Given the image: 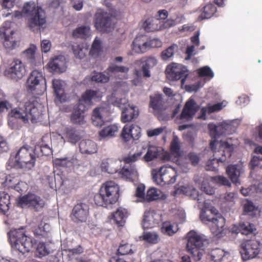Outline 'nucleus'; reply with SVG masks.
I'll return each mask as SVG.
<instances>
[{"mask_svg": "<svg viewBox=\"0 0 262 262\" xmlns=\"http://www.w3.org/2000/svg\"><path fill=\"white\" fill-rule=\"evenodd\" d=\"M230 125L222 123L216 125L214 123H209L208 125L210 136L214 140L210 143V147L214 152L215 158L208 161L206 165V169L210 171H216L217 164L228 162L234 150L233 144H230L227 142L219 143L216 139L220 136L228 134V129Z\"/></svg>", "mask_w": 262, "mask_h": 262, "instance_id": "nucleus-1", "label": "nucleus"}, {"mask_svg": "<svg viewBox=\"0 0 262 262\" xmlns=\"http://www.w3.org/2000/svg\"><path fill=\"white\" fill-rule=\"evenodd\" d=\"M37 156L35 149L26 145L12 152L11 157L7 163V168L21 169L24 171L31 170L35 165Z\"/></svg>", "mask_w": 262, "mask_h": 262, "instance_id": "nucleus-2", "label": "nucleus"}, {"mask_svg": "<svg viewBox=\"0 0 262 262\" xmlns=\"http://www.w3.org/2000/svg\"><path fill=\"white\" fill-rule=\"evenodd\" d=\"M25 17L28 19V27L32 31H38L40 27L46 23V13L40 7L36 6L35 3H26L22 11H15L12 18H20Z\"/></svg>", "mask_w": 262, "mask_h": 262, "instance_id": "nucleus-3", "label": "nucleus"}, {"mask_svg": "<svg viewBox=\"0 0 262 262\" xmlns=\"http://www.w3.org/2000/svg\"><path fill=\"white\" fill-rule=\"evenodd\" d=\"M120 188L113 181H108L100 186L98 193L94 198L95 204L99 206L107 207L116 203L119 198Z\"/></svg>", "mask_w": 262, "mask_h": 262, "instance_id": "nucleus-4", "label": "nucleus"}, {"mask_svg": "<svg viewBox=\"0 0 262 262\" xmlns=\"http://www.w3.org/2000/svg\"><path fill=\"white\" fill-rule=\"evenodd\" d=\"M12 248L23 254L30 252L36 244V240L26 235L24 229L11 230L8 233Z\"/></svg>", "mask_w": 262, "mask_h": 262, "instance_id": "nucleus-5", "label": "nucleus"}, {"mask_svg": "<svg viewBox=\"0 0 262 262\" xmlns=\"http://www.w3.org/2000/svg\"><path fill=\"white\" fill-rule=\"evenodd\" d=\"M186 249L195 261H200L205 253L204 247L209 244L205 236L191 230L187 234Z\"/></svg>", "mask_w": 262, "mask_h": 262, "instance_id": "nucleus-6", "label": "nucleus"}, {"mask_svg": "<svg viewBox=\"0 0 262 262\" xmlns=\"http://www.w3.org/2000/svg\"><path fill=\"white\" fill-rule=\"evenodd\" d=\"M201 220L205 224L211 223V230L217 235L225 225V219L219 213L218 210L214 207H209L204 204L200 216Z\"/></svg>", "mask_w": 262, "mask_h": 262, "instance_id": "nucleus-7", "label": "nucleus"}, {"mask_svg": "<svg viewBox=\"0 0 262 262\" xmlns=\"http://www.w3.org/2000/svg\"><path fill=\"white\" fill-rule=\"evenodd\" d=\"M115 17L102 9H98L94 15L96 29L100 32H109L114 29Z\"/></svg>", "mask_w": 262, "mask_h": 262, "instance_id": "nucleus-8", "label": "nucleus"}, {"mask_svg": "<svg viewBox=\"0 0 262 262\" xmlns=\"http://www.w3.org/2000/svg\"><path fill=\"white\" fill-rule=\"evenodd\" d=\"M177 177V171L172 167L162 166L156 173L152 172L154 181L162 186L174 183Z\"/></svg>", "mask_w": 262, "mask_h": 262, "instance_id": "nucleus-9", "label": "nucleus"}, {"mask_svg": "<svg viewBox=\"0 0 262 262\" xmlns=\"http://www.w3.org/2000/svg\"><path fill=\"white\" fill-rule=\"evenodd\" d=\"M145 151H146V152L143 158L146 162H150L154 160L157 158L159 155L158 147L148 143L142 146V151L135 153L131 156L125 158L124 161L126 164L134 162L139 159L142 154Z\"/></svg>", "mask_w": 262, "mask_h": 262, "instance_id": "nucleus-10", "label": "nucleus"}, {"mask_svg": "<svg viewBox=\"0 0 262 262\" xmlns=\"http://www.w3.org/2000/svg\"><path fill=\"white\" fill-rule=\"evenodd\" d=\"M167 77L172 81L181 80V84H184L189 75V72L186 66L177 63H172L168 65L166 69Z\"/></svg>", "mask_w": 262, "mask_h": 262, "instance_id": "nucleus-11", "label": "nucleus"}, {"mask_svg": "<svg viewBox=\"0 0 262 262\" xmlns=\"http://www.w3.org/2000/svg\"><path fill=\"white\" fill-rule=\"evenodd\" d=\"M241 253L242 259L247 260L255 258L260 252L259 243L254 239L247 240L242 245Z\"/></svg>", "mask_w": 262, "mask_h": 262, "instance_id": "nucleus-12", "label": "nucleus"}, {"mask_svg": "<svg viewBox=\"0 0 262 262\" xmlns=\"http://www.w3.org/2000/svg\"><path fill=\"white\" fill-rule=\"evenodd\" d=\"M26 73V66L18 59H14L10 63L9 68L5 71L6 75L15 80L21 79Z\"/></svg>", "mask_w": 262, "mask_h": 262, "instance_id": "nucleus-13", "label": "nucleus"}, {"mask_svg": "<svg viewBox=\"0 0 262 262\" xmlns=\"http://www.w3.org/2000/svg\"><path fill=\"white\" fill-rule=\"evenodd\" d=\"M18 203L21 205H27L36 211L42 209L45 205V202L39 196L33 193H28L21 197Z\"/></svg>", "mask_w": 262, "mask_h": 262, "instance_id": "nucleus-14", "label": "nucleus"}, {"mask_svg": "<svg viewBox=\"0 0 262 262\" xmlns=\"http://www.w3.org/2000/svg\"><path fill=\"white\" fill-rule=\"evenodd\" d=\"M161 220V215L155 211H145L142 221V226L144 229L152 228L158 225Z\"/></svg>", "mask_w": 262, "mask_h": 262, "instance_id": "nucleus-15", "label": "nucleus"}, {"mask_svg": "<svg viewBox=\"0 0 262 262\" xmlns=\"http://www.w3.org/2000/svg\"><path fill=\"white\" fill-rule=\"evenodd\" d=\"M89 208L84 203L76 205L71 213V219L75 223L85 222L89 215Z\"/></svg>", "mask_w": 262, "mask_h": 262, "instance_id": "nucleus-16", "label": "nucleus"}, {"mask_svg": "<svg viewBox=\"0 0 262 262\" xmlns=\"http://www.w3.org/2000/svg\"><path fill=\"white\" fill-rule=\"evenodd\" d=\"M141 128L137 125L126 124L123 128L121 137L125 142H128L131 139L138 140L141 137Z\"/></svg>", "mask_w": 262, "mask_h": 262, "instance_id": "nucleus-17", "label": "nucleus"}, {"mask_svg": "<svg viewBox=\"0 0 262 262\" xmlns=\"http://www.w3.org/2000/svg\"><path fill=\"white\" fill-rule=\"evenodd\" d=\"M10 22H6L5 25L0 29V34L2 38H4L3 45L5 48L8 49H13L16 46V41L13 37L14 31L11 30L10 28H5L6 26Z\"/></svg>", "mask_w": 262, "mask_h": 262, "instance_id": "nucleus-18", "label": "nucleus"}, {"mask_svg": "<svg viewBox=\"0 0 262 262\" xmlns=\"http://www.w3.org/2000/svg\"><path fill=\"white\" fill-rule=\"evenodd\" d=\"M109 115V112L104 107L101 106L95 108L93 110L92 115L93 124L96 126H101Z\"/></svg>", "mask_w": 262, "mask_h": 262, "instance_id": "nucleus-19", "label": "nucleus"}, {"mask_svg": "<svg viewBox=\"0 0 262 262\" xmlns=\"http://www.w3.org/2000/svg\"><path fill=\"white\" fill-rule=\"evenodd\" d=\"M102 97L101 93L98 90H86L81 95L79 100V103L90 106L92 104L93 100L99 101Z\"/></svg>", "mask_w": 262, "mask_h": 262, "instance_id": "nucleus-20", "label": "nucleus"}, {"mask_svg": "<svg viewBox=\"0 0 262 262\" xmlns=\"http://www.w3.org/2000/svg\"><path fill=\"white\" fill-rule=\"evenodd\" d=\"M114 105L122 108L120 102L118 101H116ZM122 109L121 121L123 123L131 121L134 118H137L139 115V111L136 110V107L135 106H130L128 105L127 106H125L124 108H122Z\"/></svg>", "mask_w": 262, "mask_h": 262, "instance_id": "nucleus-21", "label": "nucleus"}, {"mask_svg": "<svg viewBox=\"0 0 262 262\" xmlns=\"http://www.w3.org/2000/svg\"><path fill=\"white\" fill-rule=\"evenodd\" d=\"M132 50L136 53L142 54L148 50L147 38L144 35L137 36L132 44Z\"/></svg>", "mask_w": 262, "mask_h": 262, "instance_id": "nucleus-22", "label": "nucleus"}, {"mask_svg": "<svg viewBox=\"0 0 262 262\" xmlns=\"http://www.w3.org/2000/svg\"><path fill=\"white\" fill-rule=\"evenodd\" d=\"M48 67L50 72L61 73L66 70V62L65 58L59 56L50 60L48 63Z\"/></svg>", "mask_w": 262, "mask_h": 262, "instance_id": "nucleus-23", "label": "nucleus"}, {"mask_svg": "<svg viewBox=\"0 0 262 262\" xmlns=\"http://www.w3.org/2000/svg\"><path fill=\"white\" fill-rule=\"evenodd\" d=\"M44 80L41 72L37 70L33 71L30 74L26 82V86L28 91H34L40 81Z\"/></svg>", "mask_w": 262, "mask_h": 262, "instance_id": "nucleus-24", "label": "nucleus"}, {"mask_svg": "<svg viewBox=\"0 0 262 262\" xmlns=\"http://www.w3.org/2000/svg\"><path fill=\"white\" fill-rule=\"evenodd\" d=\"M86 106L82 104H78L73 108L71 115V121L74 124H82L84 122V112Z\"/></svg>", "mask_w": 262, "mask_h": 262, "instance_id": "nucleus-25", "label": "nucleus"}, {"mask_svg": "<svg viewBox=\"0 0 262 262\" xmlns=\"http://www.w3.org/2000/svg\"><path fill=\"white\" fill-rule=\"evenodd\" d=\"M243 172L242 164H231L226 168V173L232 183H239V178Z\"/></svg>", "mask_w": 262, "mask_h": 262, "instance_id": "nucleus-26", "label": "nucleus"}, {"mask_svg": "<svg viewBox=\"0 0 262 262\" xmlns=\"http://www.w3.org/2000/svg\"><path fill=\"white\" fill-rule=\"evenodd\" d=\"M195 101L190 99L186 103L180 115V119H189L192 118L196 112Z\"/></svg>", "mask_w": 262, "mask_h": 262, "instance_id": "nucleus-27", "label": "nucleus"}, {"mask_svg": "<svg viewBox=\"0 0 262 262\" xmlns=\"http://www.w3.org/2000/svg\"><path fill=\"white\" fill-rule=\"evenodd\" d=\"M36 50V47L34 45H31L28 49L23 52L25 59L33 68L37 66L38 63L35 55Z\"/></svg>", "mask_w": 262, "mask_h": 262, "instance_id": "nucleus-28", "label": "nucleus"}, {"mask_svg": "<svg viewBox=\"0 0 262 262\" xmlns=\"http://www.w3.org/2000/svg\"><path fill=\"white\" fill-rule=\"evenodd\" d=\"M3 185L5 187L8 188H13L17 191L22 190V189L19 187V185H25V182L20 181L18 178L13 174H9L5 177V181L3 182Z\"/></svg>", "mask_w": 262, "mask_h": 262, "instance_id": "nucleus-29", "label": "nucleus"}, {"mask_svg": "<svg viewBox=\"0 0 262 262\" xmlns=\"http://www.w3.org/2000/svg\"><path fill=\"white\" fill-rule=\"evenodd\" d=\"M128 216V212L126 209L119 208L112 214V219L114 223L118 227H122L124 225L126 219Z\"/></svg>", "mask_w": 262, "mask_h": 262, "instance_id": "nucleus-30", "label": "nucleus"}, {"mask_svg": "<svg viewBox=\"0 0 262 262\" xmlns=\"http://www.w3.org/2000/svg\"><path fill=\"white\" fill-rule=\"evenodd\" d=\"M24 107L26 109L27 122L29 120L33 122L38 118L40 112L33 103L30 101L26 102Z\"/></svg>", "mask_w": 262, "mask_h": 262, "instance_id": "nucleus-31", "label": "nucleus"}, {"mask_svg": "<svg viewBox=\"0 0 262 262\" xmlns=\"http://www.w3.org/2000/svg\"><path fill=\"white\" fill-rule=\"evenodd\" d=\"M149 98V106L153 110L159 112L165 109L164 101H163L162 94H156L154 95L150 96Z\"/></svg>", "mask_w": 262, "mask_h": 262, "instance_id": "nucleus-32", "label": "nucleus"}, {"mask_svg": "<svg viewBox=\"0 0 262 262\" xmlns=\"http://www.w3.org/2000/svg\"><path fill=\"white\" fill-rule=\"evenodd\" d=\"M143 63L141 67V71L143 74V77L144 78H149L150 77V69H152L157 63V59L152 57H148L144 60L142 61Z\"/></svg>", "mask_w": 262, "mask_h": 262, "instance_id": "nucleus-33", "label": "nucleus"}, {"mask_svg": "<svg viewBox=\"0 0 262 262\" xmlns=\"http://www.w3.org/2000/svg\"><path fill=\"white\" fill-rule=\"evenodd\" d=\"M79 149L81 153L92 154L96 152L97 150L96 144L91 140H83L79 143Z\"/></svg>", "mask_w": 262, "mask_h": 262, "instance_id": "nucleus-34", "label": "nucleus"}, {"mask_svg": "<svg viewBox=\"0 0 262 262\" xmlns=\"http://www.w3.org/2000/svg\"><path fill=\"white\" fill-rule=\"evenodd\" d=\"M161 21L154 17H148L143 23L142 27L146 32H154L161 28Z\"/></svg>", "mask_w": 262, "mask_h": 262, "instance_id": "nucleus-35", "label": "nucleus"}, {"mask_svg": "<svg viewBox=\"0 0 262 262\" xmlns=\"http://www.w3.org/2000/svg\"><path fill=\"white\" fill-rule=\"evenodd\" d=\"M244 214L251 217H256L259 215L260 211L258 207L254 205L253 203L248 200H246L243 205Z\"/></svg>", "mask_w": 262, "mask_h": 262, "instance_id": "nucleus-36", "label": "nucleus"}, {"mask_svg": "<svg viewBox=\"0 0 262 262\" xmlns=\"http://www.w3.org/2000/svg\"><path fill=\"white\" fill-rule=\"evenodd\" d=\"M223 108V103L220 102L213 105L208 104L206 106L203 107L201 109V119L205 120L206 119V114H211L215 112L221 111Z\"/></svg>", "mask_w": 262, "mask_h": 262, "instance_id": "nucleus-37", "label": "nucleus"}, {"mask_svg": "<svg viewBox=\"0 0 262 262\" xmlns=\"http://www.w3.org/2000/svg\"><path fill=\"white\" fill-rule=\"evenodd\" d=\"M254 153L260 154L261 156H254L251 159L249 166L251 169L256 168H262V146H258L255 147L254 150Z\"/></svg>", "mask_w": 262, "mask_h": 262, "instance_id": "nucleus-38", "label": "nucleus"}, {"mask_svg": "<svg viewBox=\"0 0 262 262\" xmlns=\"http://www.w3.org/2000/svg\"><path fill=\"white\" fill-rule=\"evenodd\" d=\"M216 10V7L214 4H208L202 9L200 17L202 19L210 18L214 15Z\"/></svg>", "mask_w": 262, "mask_h": 262, "instance_id": "nucleus-39", "label": "nucleus"}, {"mask_svg": "<svg viewBox=\"0 0 262 262\" xmlns=\"http://www.w3.org/2000/svg\"><path fill=\"white\" fill-rule=\"evenodd\" d=\"M10 196L4 191L0 192V212L5 214L9 209Z\"/></svg>", "mask_w": 262, "mask_h": 262, "instance_id": "nucleus-40", "label": "nucleus"}, {"mask_svg": "<svg viewBox=\"0 0 262 262\" xmlns=\"http://www.w3.org/2000/svg\"><path fill=\"white\" fill-rule=\"evenodd\" d=\"M65 136L68 139V141L75 144L80 139V136L77 131L73 127H68L66 128Z\"/></svg>", "mask_w": 262, "mask_h": 262, "instance_id": "nucleus-41", "label": "nucleus"}, {"mask_svg": "<svg viewBox=\"0 0 262 262\" xmlns=\"http://www.w3.org/2000/svg\"><path fill=\"white\" fill-rule=\"evenodd\" d=\"M90 28L87 26H81L73 30L72 35L75 38H86L90 35Z\"/></svg>", "mask_w": 262, "mask_h": 262, "instance_id": "nucleus-42", "label": "nucleus"}, {"mask_svg": "<svg viewBox=\"0 0 262 262\" xmlns=\"http://www.w3.org/2000/svg\"><path fill=\"white\" fill-rule=\"evenodd\" d=\"M120 173L127 179H131L136 176L137 171L135 166L131 164L124 166L120 170Z\"/></svg>", "mask_w": 262, "mask_h": 262, "instance_id": "nucleus-43", "label": "nucleus"}, {"mask_svg": "<svg viewBox=\"0 0 262 262\" xmlns=\"http://www.w3.org/2000/svg\"><path fill=\"white\" fill-rule=\"evenodd\" d=\"M10 114L12 117L21 119L25 123L27 122L25 107L24 108L20 107L14 108L11 110Z\"/></svg>", "mask_w": 262, "mask_h": 262, "instance_id": "nucleus-44", "label": "nucleus"}, {"mask_svg": "<svg viewBox=\"0 0 262 262\" xmlns=\"http://www.w3.org/2000/svg\"><path fill=\"white\" fill-rule=\"evenodd\" d=\"M114 165V163L112 160L107 159L102 161L100 166L102 171L108 173H114L117 172Z\"/></svg>", "mask_w": 262, "mask_h": 262, "instance_id": "nucleus-45", "label": "nucleus"}, {"mask_svg": "<svg viewBox=\"0 0 262 262\" xmlns=\"http://www.w3.org/2000/svg\"><path fill=\"white\" fill-rule=\"evenodd\" d=\"M91 80L96 83H106L110 80V75L107 73L106 75L103 72L94 71L93 75L91 77Z\"/></svg>", "mask_w": 262, "mask_h": 262, "instance_id": "nucleus-46", "label": "nucleus"}, {"mask_svg": "<svg viewBox=\"0 0 262 262\" xmlns=\"http://www.w3.org/2000/svg\"><path fill=\"white\" fill-rule=\"evenodd\" d=\"M162 197V194L161 191L155 188L149 189L146 195V199L148 202L157 200Z\"/></svg>", "mask_w": 262, "mask_h": 262, "instance_id": "nucleus-47", "label": "nucleus"}, {"mask_svg": "<svg viewBox=\"0 0 262 262\" xmlns=\"http://www.w3.org/2000/svg\"><path fill=\"white\" fill-rule=\"evenodd\" d=\"M118 126L115 124H112L104 127L99 132V135L101 137L113 136L118 131Z\"/></svg>", "mask_w": 262, "mask_h": 262, "instance_id": "nucleus-48", "label": "nucleus"}, {"mask_svg": "<svg viewBox=\"0 0 262 262\" xmlns=\"http://www.w3.org/2000/svg\"><path fill=\"white\" fill-rule=\"evenodd\" d=\"M129 71V68L123 66H118L116 64H111L106 69L108 74H117V73H127Z\"/></svg>", "mask_w": 262, "mask_h": 262, "instance_id": "nucleus-49", "label": "nucleus"}, {"mask_svg": "<svg viewBox=\"0 0 262 262\" xmlns=\"http://www.w3.org/2000/svg\"><path fill=\"white\" fill-rule=\"evenodd\" d=\"M142 240L152 244H157L158 242L159 235L156 232H144L140 237Z\"/></svg>", "mask_w": 262, "mask_h": 262, "instance_id": "nucleus-50", "label": "nucleus"}, {"mask_svg": "<svg viewBox=\"0 0 262 262\" xmlns=\"http://www.w3.org/2000/svg\"><path fill=\"white\" fill-rule=\"evenodd\" d=\"M72 48L75 57L79 59H83L85 57L88 51V49L84 48L82 45L73 46Z\"/></svg>", "mask_w": 262, "mask_h": 262, "instance_id": "nucleus-51", "label": "nucleus"}, {"mask_svg": "<svg viewBox=\"0 0 262 262\" xmlns=\"http://www.w3.org/2000/svg\"><path fill=\"white\" fill-rule=\"evenodd\" d=\"M52 84L57 98L61 101L62 95L63 93L62 81L59 79H53Z\"/></svg>", "mask_w": 262, "mask_h": 262, "instance_id": "nucleus-52", "label": "nucleus"}, {"mask_svg": "<svg viewBox=\"0 0 262 262\" xmlns=\"http://www.w3.org/2000/svg\"><path fill=\"white\" fill-rule=\"evenodd\" d=\"M210 255L211 260L214 262H221L225 256L224 251L220 248H216L211 251Z\"/></svg>", "mask_w": 262, "mask_h": 262, "instance_id": "nucleus-53", "label": "nucleus"}, {"mask_svg": "<svg viewBox=\"0 0 262 262\" xmlns=\"http://www.w3.org/2000/svg\"><path fill=\"white\" fill-rule=\"evenodd\" d=\"M101 51V42L96 38L93 41L91 49L89 52L90 54L93 57H97Z\"/></svg>", "mask_w": 262, "mask_h": 262, "instance_id": "nucleus-54", "label": "nucleus"}, {"mask_svg": "<svg viewBox=\"0 0 262 262\" xmlns=\"http://www.w3.org/2000/svg\"><path fill=\"white\" fill-rule=\"evenodd\" d=\"M161 229L163 233L169 236H172L177 232V230L173 229V226L170 222H163Z\"/></svg>", "mask_w": 262, "mask_h": 262, "instance_id": "nucleus-55", "label": "nucleus"}, {"mask_svg": "<svg viewBox=\"0 0 262 262\" xmlns=\"http://www.w3.org/2000/svg\"><path fill=\"white\" fill-rule=\"evenodd\" d=\"M254 229V225L247 222L239 225L237 232H241L243 234L248 235L252 233Z\"/></svg>", "mask_w": 262, "mask_h": 262, "instance_id": "nucleus-56", "label": "nucleus"}, {"mask_svg": "<svg viewBox=\"0 0 262 262\" xmlns=\"http://www.w3.org/2000/svg\"><path fill=\"white\" fill-rule=\"evenodd\" d=\"M197 73L200 77H207L212 78L214 76L213 71L208 66H205L197 70Z\"/></svg>", "mask_w": 262, "mask_h": 262, "instance_id": "nucleus-57", "label": "nucleus"}, {"mask_svg": "<svg viewBox=\"0 0 262 262\" xmlns=\"http://www.w3.org/2000/svg\"><path fill=\"white\" fill-rule=\"evenodd\" d=\"M70 161L67 158H55L53 160L54 167L59 168L60 167H67Z\"/></svg>", "mask_w": 262, "mask_h": 262, "instance_id": "nucleus-58", "label": "nucleus"}, {"mask_svg": "<svg viewBox=\"0 0 262 262\" xmlns=\"http://www.w3.org/2000/svg\"><path fill=\"white\" fill-rule=\"evenodd\" d=\"M117 251L118 254L122 255L133 253L130 245L127 243L120 244Z\"/></svg>", "mask_w": 262, "mask_h": 262, "instance_id": "nucleus-59", "label": "nucleus"}, {"mask_svg": "<svg viewBox=\"0 0 262 262\" xmlns=\"http://www.w3.org/2000/svg\"><path fill=\"white\" fill-rule=\"evenodd\" d=\"M46 138H47V137H43L42 138L41 142L39 146L42 155L46 156L49 155L52 152L51 149L49 145L45 143Z\"/></svg>", "mask_w": 262, "mask_h": 262, "instance_id": "nucleus-60", "label": "nucleus"}, {"mask_svg": "<svg viewBox=\"0 0 262 262\" xmlns=\"http://www.w3.org/2000/svg\"><path fill=\"white\" fill-rule=\"evenodd\" d=\"M211 179L220 185H223L228 187L231 186V183L230 182L229 180L224 176H217L211 177Z\"/></svg>", "mask_w": 262, "mask_h": 262, "instance_id": "nucleus-61", "label": "nucleus"}, {"mask_svg": "<svg viewBox=\"0 0 262 262\" xmlns=\"http://www.w3.org/2000/svg\"><path fill=\"white\" fill-rule=\"evenodd\" d=\"M174 48L175 46L172 45L163 51L161 54L162 59L166 60L171 57L174 55Z\"/></svg>", "mask_w": 262, "mask_h": 262, "instance_id": "nucleus-62", "label": "nucleus"}, {"mask_svg": "<svg viewBox=\"0 0 262 262\" xmlns=\"http://www.w3.org/2000/svg\"><path fill=\"white\" fill-rule=\"evenodd\" d=\"M37 251L41 256H46L50 253L49 250L47 248L45 244L43 243H39L38 244Z\"/></svg>", "mask_w": 262, "mask_h": 262, "instance_id": "nucleus-63", "label": "nucleus"}, {"mask_svg": "<svg viewBox=\"0 0 262 262\" xmlns=\"http://www.w3.org/2000/svg\"><path fill=\"white\" fill-rule=\"evenodd\" d=\"M201 188L202 191L205 192L207 194H212L214 193V188L210 186V185L206 181H203L201 186Z\"/></svg>", "mask_w": 262, "mask_h": 262, "instance_id": "nucleus-64", "label": "nucleus"}]
</instances>
